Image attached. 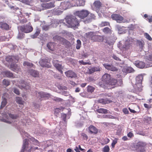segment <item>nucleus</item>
<instances>
[{
    "label": "nucleus",
    "mask_w": 152,
    "mask_h": 152,
    "mask_svg": "<svg viewBox=\"0 0 152 152\" xmlns=\"http://www.w3.org/2000/svg\"><path fill=\"white\" fill-rule=\"evenodd\" d=\"M88 38L94 41L101 42L103 40V37L101 36L96 35L94 32H90L86 33Z\"/></svg>",
    "instance_id": "f257e3e1"
},
{
    "label": "nucleus",
    "mask_w": 152,
    "mask_h": 152,
    "mask_svg": "<svg viewBox=\"0 0 152 152\" xmlns=\"http://www.w3.org/2000/svg\"><path fill=\"white\" fill-rule=\"evenodd\" d=\"M66 22L71 26L75 27L79 25V22L75 17H68L65 19Z\"/></svg>",
    "instance_id": "f03ea898"
},
{
    "label": "nucleus",
    "mask_w": 152,
    "mask_h": 152,
    "mask_svg": "<svg viewBox=\"0 0 152 152\" xmlns=\"http://www.w3.org/2000/svg\"><path fill=\"white\" fill-rule=\"evenodd\" d=\"M19 28L22 32L25 33H30L33 30V28L30 23L26 25H23L20 26Z\"/></svg>",
    "instance_id": "7ed1b4c3"
},
{
    "label": "nucleus",
    "mask_w": 152,
    "mask_h": 152,
    "mask_svg": "<svg viewBox=\"0 0 152 152\" xmlns=\"http://www.w3.org/2000/svg\"><path fill=\"white\" fill-rule=\"evenodd\" d=\"M37 96L41 100L48 99L50 97L49 94L43 92H39L36 93Z\"/></svg>",
    "instance_id": "20e7f679"
},
{
    "label": "nucleus",
    "mask_w": 152,
    "mask_h": 152,
    "mask_svg": "<svg viewBox=\"0 0 152 152\" xmlns=\"http://www.w3.org/2000/svg\"><path fill=\"white\" fill-rule=\"evenodd\" d=\"M32 147L29 146L28 142L27 140L25 139L23 141V145L21 152H24L25 150L28 151V152H31Z\"/></svg>",
    "instance_id": "39448f33"
},
{
    "label": "nucleus",
    "mask_w": 152,
    "mask_h": 152,
    "mask_svg": "<svg viewBox=\"0 0 152 152\" xmlns=\"http://www.w3.org/2000/svg\"><path fill=\"white\" fill-rule=\"evenodd\" d=\"M122 84V81L121 80H117L115 79H110V80L109 83L108 85L109 86L111 85L113 86L117 85L118 86H120Z\"/></svg>",
    "instance_id": "423d86ee"
},
{
    "label": "nucleus",
    "mask_w": 152,
    "mask_h": 152,
    "mask_svg": "<svg viewBox=\"0 0 152 152\" xmlns=\"http://www.w3.org/2000/svg\"><path fill=\"white\" fill-rule=\"evenodd\" d=\"M77 15L82 19L86 17L89 14L87 10H83L76 12Z\"/></svg>",
    "instance_id": "0eeeda50"
},
{
    "label": "nucleus",
    "mask_w": 152,
    "mask_h": 152,
    "mask_svg": "<svg viewBox=\"0 0 152 152\" xmlns=\"http://www.w3.org/2000/svg\"><path fill=\"white\" fill-rule=\"evenodd\" d=\"M6 60L9 63H17L18 61V57L14 56H9L6 58Z\"/></svg>",
    "instance_id": "6e6552de"
},
{
    "label": "nucleus",
    "mask_w": 152,
    "mask_h": 152,
    "mask_svg": "<svg viewBox=\"0 0 152 152\" xmlns=\"http://www.w3.org/2000/svg\"><path fill=\"white\" fill-rule=\"evenodd\" d=\"M110 75L108 74H105L103 75L102 77V81L107 85L110 80Z\"/></svg>",
    "instance_id": "1a4fd4ad"
},
{
    "label": "nucleus",
    "mask_w": 152,
    "mask_h": 152,
    "mask_svg": "<svg viewBox=\"0 0 152 152\" xmlns=\"http://www.w3.org/2000/svg\"><path fill=\"white\" fill-rule=\"evenodd\" d=\"M41 6L44 10L52 8L55 6L54 2L53 1L49 3H42Z\"/></svg>",
    "instance_id": "9d476101"
},
{
    "label": "nucleus",
    "mask_w": 152,
    "mask_h": 152,
    "mask_svg": "<svg viewBox=\"0 0 152 152\" xmlns=\"http://www.w3.org/2000/svg\"><path fill=\"white\" fill-rule=\"evenodd\" d=\"M146 144L142 142H139L137 145V148L138 151L140 152H144L145 151L144 147Z\"/></svg>",
    "instance_id": "9b49d317"
},
{
    "label": "nucleus",
    "mask_w": 152,
    "mask_h": 152,
    "mask_svg": "<svg viewBox=\"0 0 152 152\" xmlns=\"http://www.w3.org/2000/svg\"><path fill=\"white\" fill-rule=\"evenodd\" d=\"M41 66L42 67L49 68L50 67V64L47 59H42L39 62Z\"/></svg>",
    "instance_id": "f8f14e48"
},
{
    "label": "nucleus",
    "mask_w": 152,
    "mask_h": 152,
    "mask_svg": "<svg viewBox=\"0 0 152 152\" xmlns=\"http://www.w3.org/2000/svg\"><path fill=\"white\" fill-rule=\"evenodd\" d=\"M101 69V68L99 66L91 67L90 69H88V71L87 72V73L89 74H91L95 72L100 71Z\"/></svg>",
    "instance_id": "ddd939ff"
},
{
    "label": "nucleus",
    "mask_w": 152,
    "mask_h": 152,
    "mask_svg": "<svg viewBox=\"0 0 152 152\" xmlns=\"http://www.w3.org/2000/svg\"><path fill=\"white\" fill-rule=\"evenodd\" d=\"M103 65L106 69L112 71H115L118 70V69L112 64H104Z\"/></svg>",
    "instance_id": "4468645a"
},
{
    "label": "nucleus",
    "mask_w": 152,
    "mask_h": 152,
    "mask_svg": "<svg viewBox=\"0 0 152 152\" xmlns=\"http://www.w3.org/2000/svg\"><path fill=\"white\" fill-rule=\"evenodd\" d=\"M18 87L19 88L21 89H25L26 90L29 89L30 88V86L29 84L23 81L21 82L20 85H19Z\"/></svg>",
    "instance_id": "2eb2a0df"
},
{
    "label": "nucleus",
    "mask_w": 152,
    "mask_h": 152,
    "mask_svg": "<svg viewBox=\"0 0 152 152\" xmlns=\"http://www.w3.org/2000/svg\"><path fill=\"white\" fill-rule=\"evenodd\" d=\"M13 63L10 65V68L12 71L15 72H18L20 70V68L18 64Z\"/></svg>",
    "instance_id": "dca6fc26"
},
{
    "label": "nucleus",
    "mask_w": 152,
    "mask_h": 152,
    "mask_svg": "<svg viewBox=\"0 0 152 152\" xmlns=\"http://www.w3.org/2000/svg\"><path fill=\"white\" fill-rule=\"evenodd\" d=\"M89 133L91 134H96L98 133V129L94 126L91 125L88 127Z\"/></svg>",
    "instance_id": "f3484780"
},
{
    "label": "nucleus",
    "mask_w": 152,
    "mask_h": 152,
    "mask_svg": "<svg viewBox=\"0 0 152 152\" xmlns=\"http://www.w3.org/2000/svg\"><path fill=\"white\" fill-rule=\"evenodd\" d=\"M65 73L67 77L73 78L77 77L76 74L72 70H68Z\"/></svg>",
    "instance_id": "a211bd4d"
},
{
    "label": "nucleus",
    "mask_w": 152,
    "mask_h": 152,
    "mask_svg": "<svg viewBox=\"0 0 152 152\" xmlns=\"http://www.w3.org/2000/svg\"><path fill=\"white\" fill-rule=\"evenodd\" d=\"M111 17L113 20L116 21H122L124 19L123 17L118 14H113L112 15Z\"/></svg>",
    "instance_id": "6ab92c4d"
},
{
    "label": "nucleus",
    "mask_w": 152,
    "mask_h": 152,
    "mask_svg": "<svg viewBox=\"0 0 152 152\" xmlns=\"http://www.w3.org/2000/svg\"><path fill=\"white\" fill-rule=\"evenodd\" d=\"M134 64L137 67L141 69L143 68L145 65V64L143 62L139 60L135 61Z\"/></svg>",
    "instance_id": "aec40b11"
},
{
    "label": "nucleus",
    "mask_w": 152,
    "mask_h": 152,
    "mask_svg": "<svg viewBox=\"0 0 152 152\" xmlns=\"http://www.w3.org/2000/svg\"><path fill=\"white\" fill-rule=\"evenodd\" d=\"M28 72L30 75L34 77H39V72L33 69H30L28 70Z\"/></svg>",
    "instance_id": "412c9836"
},
{
    "label": "nucleus",
    "mask_w": 152,
    "mask_h": 152,
    "mask_svg": "<svg viewBox=\"0 0 152 152\" xmlns=\"http://www.w3.org/2000/svg\"><path fill=\"white\" fill-rule=\"evenodd\" d=\"M1 75L3 76L4 77H14V76L13 73L9 71H6L2 72Z\"/></svg>",
    "instance_id": "4be33fe9"
},
{
    "label": "nucleus",
    "mask_w": 152,
    "mask_h": 152,
    "mask_svg": "<svg viewBox=\"0 0 152 152\" xmlns=\"http://www.w3.org/2000/svg\"><path fill=\"white\" fill-rule=\"evenodd\" d=\"M58 61L54 60L53 61V63L54 66L56 68V69L61 74H63V72L62 71V65L61 64H57L56 63V61Z\"/></svg>",
    "instance_id": "5701e85b"
},
{
    "label": "nucleus",
    "mask_w": 152,
    "mask_h": 152,
    "mask_svg": "<svg viewBox=\"0 0 152 152\" xmlns=\"http://www.w3.org/2000/svg\"><path fill=\"white\" fill-rule=\"evenodd\" d=\"M96 111L99 113L102 114H107L109 113L108 112L109 111L108 110L102 108H99L97 109Z\"/></svg>",
    "instance_id": "b1692460"
},
{
    "label": "nucleus",
    "mask_w": 152,
    "mask_h": 152,
    "mask_svg": "<svg viewBox=\"0 0 152 152\" xmlns=\"http://www.w3.org/2000/svg\"><path fill=\"white\" fill-rule=\"evenodd\" d=\"M47 46L51 51H53L54 50V45L53 42H50L48 43Z\"/></svg>",
    "instance_id": "393cba45"
},
{
    "label": "nucleus",
    "mask_w": 152,
    "mask_h": 152,
    "mask_svg": "<svg viewBox=\"0 0 152 152\" xmlns=\"http://www.w3.org/2000/svg\"><path fill=\"white\" fill-rule=\"evenodd\" d=\"M1 26V28L3 29L8 30L9 29V25L5 23L2 22Z\"/></svg>",
    "instance_id": "a878e982"
},
{
    "label": "nucleus",
    "mask_w": 152,
    "mask_h": 152,
    "mask_svg": "<svg viewBox=\"0 0 152 152\" xmlns=\"http://www.w3.org/2000/svg\"><path fill=\"white\" fill-rule=\"evenodd\" d=\"M137 45L139 47L140 49H142L143 48L144 45V42L143 41L137 40Z\"/></svg>",
    "instance_id": "bb28decb"
},
{
    "label": "nucleus",
    "mask_w": 152,
    "mask_h": 152,
    "mask_svg": "<svg viewBox=\"0 0 152 152\" xmlns=\"http://www.w3.org/2000/svg\"><path fill=\"white\" fill-rule=\"evenodd\" d=\"M102 31L106 34H111L112 32V30L108 27H106L104 28L102 30Z\"/></svg>",
    "instance_id": "cd10ccee"
},
{
    "label": "nucleus",
    "mask_w": 152,
    "mask_h": 152,
    "mask_svg": "<svg viewBox=\"0 0 152 152\" xmlns=\"http://www.w3.org/2000/svg\"><path fill=\"white\" fill-rule=\"evenodd\" d=\"M101 2L99 1H96L94 3V6L97 9L101 7Z\"/></svg>",
    "instance_id": "c85d7f7f"
},
{
    "label": "nucleus",
    "mask_w": 152,
    "mask_h": 152,
    "mask_svg": "<svg viewBox=\"0 0 152 152\" xmlns=\"http://www.w3.org/2000/svg\"><path fill=\"white\" fill-rule=\"evenodd\" d=\"M16 101L18 104L22 105H23L24 102L22 100L21 98L18 97L16 98Z\"/></svg>",
    "instance_id": "c756f323"
},
{
    "label": "nucleus",
    "mask_w": 152,
    "mask_h": 152,
    "mask_svg": "<svg viewBox=\"0 0 152 152\" xmlns=\"http://www.w3.org/2000/svg\"><path fill=\"white\" fill-rule=\"evenodd\" d=\"M23 65L24 66H27L30 67H32L34 66V64L32 63L26 61H25L23 62Z\"/></svg>",
    "instance_id": "7c9ffc66"
},
{
    "label": "nucleus",
    "mask_w": 152,
    "mask_h": 152,
    "mask_svg": "<svg viewBox=\"0 0 152 152\" xmlns=\"http://www.w3.org/2000/svg\"><path fill=\"white\" fill-rule=\"evenodd\" d=\"M7 104V99L4 98L3 100L1 103V104L0 106V108L2 109Z\"/></svg>",
    "instance_id": "2f4dec72"
},
{
    "label": "nucleus",
    "mask_w": 152,
    "mask_h": 152,
    "mask_svg": "<svg viewBox=\"0 0 152 152\" xmlns=\"http://www.w3.org/2000/svg\"><path fill=\"white\" fill-rule=\"evenodd\" d=\"M3 84L5 86H7L10 85V81L6 79H4L2 81Z\"/></svg>",
    "instance_id": "473e14b6"
},
{
    "label": "nucleus",
    "mask_w": 152,
    "mask_h": 152,
    "mask_svg": "<svg viewBox=\"0 0 152 152\" xmlns=\"http://www.w3.org/2000/svg\"><path fill=\"white\" fill-rule=\"evenodd\" d=\"M143 77L142 76H138L136 78V80L138 83H141Z\"/></svg>",
    "instance_id": "72a5a7b5"
},
{
    "label": "nucleus",
    "mask_w": 152,
    "mask_h": 152,
    "mask_svg": "<svg viewBox=\"0 0 152 152\" xmlns=\"http://www.w3.org/2000/svg\"><path fill=\"white\" fill-rule=\"evenodd\" d=\"M9 117L12 119H17L18 117V115H14L9 113L8 114Z\"/></svg>",
    "instance_id": "f704fd0d"
},
{
    "label": "nucleus",
    "mask_w": 152,
    "mask_h": 152,
    "mask_svg": "<svg viewBox=\"0 0 152 152\" xmlns=\"http://www.w3.org/2000/svg\"><path fill=\"white\" fill-rule=\"evenodd\" d=\"M94 90V88L91 86H88L87 87V91L88 92L92 93Z\"/></svg>",
    "instance_id": "c9c22d12"
},
{
    "label": "nucleus",
    "mask_w": 152,
    "mask_h": 152,
    "mask_svg": "<svg viewBox=\"0 0 152 152\" xmlns=\"http://www.w3.org/2000/svg\"><path fill=\"white\" fill-rule=\"evenodd\" d=\"M98 102L102 103L103 104H105L108 103V101L104 99H100L98 100Z\"/></svg>",
    "instance_id": "e433bc0d"
},
{
    "label": "nucleus",
    "mask_w": 152,
    "mask_h": 152,
    "mask_svg": "<svg viewBox=\"0 0 152 152\" xmlns=\"http://www.w3.org/2000/svg\"><path fill=\"white\" fill-rule=\"evenodd\" d=\"M77 44H76V48L77 49H79L81 45V42L79 39H78L77 41Z\"/></svg>",
    "instance_id": "4c0bfd02"
},
{
    "label": "nucleus",
    "mask_w": 152,
    "mask_h": 152,
    "mask_svg": "<svg viewBox=\"0 0 152 152\" xmlns=\"http://www.w3.org/2000/svg\"><path fill=\"white\" fill-rule=\"evenodd\" d=\"M109 147L107 145H105L102 149L103 152H109Z\"/></svg>",
    "instance_id": "58836bf2"
},
{
    "label": "nucleus",
    "mask_w": 152,
    "mask_h": 152,
    "mask_svg": "<svg viewBox=\"0 0 152 152\" xmlns=\"http://www.w3.org/2000/svg\"><path fill=\"white\" fill-rule=\"evenodd\" d=\"M118 139L115 138L114 140L113 141L111 144V146L112 148H114L115 147V145L117 143Z\"/></svg>",
    "instance_id": "ea45409f"
},
{
    "label": "nucleus",
    "mask_w": 152,
    "mask_h": 152,
    "mask_svg": "<svg viewBox=\"0 0 152 152\" xmlns=\"http://www.w3.org/2000/svg\"><path fill=\"white\" fill-rule=\"evenodd\" d=\"M25 34L23 33H19L18 35L17 38L19 39H21L24 37Z\"/></svg>",
    "instance_id": "a19ab883"
},
{
    "label": "nucleus",
    "mask_w": 152,
    "mask_h": 152,
    "mask_svg": "<svg viewBox=\"0 0 152 152\" xmlns=\"http://www.w3.org/2000/svg\"><path fill=\"white\" fill-rule=\"evenodd\" d=\"M110 23L107 22H102L100 25L101 27H104L106 26H109Z\"/></svg>",
    "instance_id": "79ce46f5"
},
{
    "label": "nucleus",
    "mask_w": 152,
    "mask_h": 152,
    "mask_svg": "<svg viewBox=\"0 0 152 152\" xmlns=\"http://www.w3.org/2000/svg\"><path fill=\"white\" fill-rule=\"evenodd\" d=\"M79 62L83 65H86V64H88V65L91 64V63H90V61H89L88 62H85L83 60H81V61H79Z\"/></svg>",
    "instance_id": "37998d69"
},
{
    "label": "nucleus",
    "mask_w": 152,
    "mask_h": 152,
    "mask_svg": "<svg viewBox=\"0 0 152 152\" xmlns=\"http://www.w3.org/2000/svg\"><path fill=\"white\" fill-rule=\"evenodd\" d=\"M85 0H81L79 1V3L78 6H83L85 4Z\"/></svg>",
    "instance_id": "c03bdc74"
},
{
    "label": "nucleus",
    "mask_w": 152,
    "mask_h": 152,
    "mask_svg": "<svg viewBox=\"0 0 152 152\" xmlns=\"http://www.w3.org/2000/svg\"><path fill=\"white\" fill-rule=\"evenodd\" d=\"M144 35L145 36L146 38L149 40L151 41L152 40V38L151 37L150 35L147 33H145L144 34Z\"/></svg>",
    "instance_id": "a18cd8bd"
},
{
    "label": "nucleus",
    "mask_w": 152,
    "mask_h": 152,
    "mask_svg": "<svg viewBox=\"0 0 152 152\" xmlns=\"http://www.w3.org/2000/svg\"><path fill=\"white\" fill-rule=\"evenodd\" d=\"M81 135L84 139L87 140L88 139V137L85 133H81Z\"/></svg>",
    "instance_id": "49530a36"
},
{
    "label": "nucleus",
    "mask_w": 152,
    "mask_h": 152,
    "mask_svg": "<svg viewBox=\"0 0 152 152\" xmlns=\"http://www.w3.org/2000/svg\"><path fill=\"white\" fill-rule=\"evenodd\" d=\"M144 107L146 108L147 109H150L152 107V104H146L144 103Z\"/></svg>",
    "instance_id": "de8ad7c7"
},
{
    "label": "nucleus",
    "mask_w": 152,
    "mask_h": 152,
    "mask_svg": "<svg viewBox=\"0 0 152 152\" xmlns=\"http://www.w3.org/2000/svg\"><path fill=\"white\" fill-rule=\"evenodd\" d=\"M110 141V140L108 138H105L103 140V143L104 144H107Z\"/></svg>",
    "instance_id": "09e8293b"
},
{
    "label": "nucleus",
    "mask_w": 152,
    "mask_h": 152,
    "mask_svg": "<svg viewBox=\"0 0 152 152\" xmlns=\"http://www.w3.org/2000/svg\"><path fill=\"white\" fill-rule=\"evenodd\" d=\"M113 58L115 60L118 61H121V59L118 57H117L116 55H113L112 56Z\"/></svg>",
    "instance_id": "8fccbe9b"
},
{
    "label": "nucleus",
    "mask_w": 152,
    "mask_h": 152,
    "mask_svg": "<svg viewBox=\"0 0 152 152\" xmlns=\"http://www.w3.org/2000/svg\"><path fill=\"white\" fill-rule=\"evenodd\" d=\"M13 92L15 93L17 95H19L20 94L19 91L18 89L16 88H14Z\"/></svg>",
    "instance_id": "3c124183"
},
{
    "label": "nucleus",
    "mask_w": 152,
    "mask_h": 152,
    "mask_svg": "<svg viewBox=\"0 0 152 152\" xmlns=\"http://www.w3.org/2000/svg\"><path fill=\"white\" fill-rule=\"evenodd\" d=\"M54 112L55 114L56 115L57 114L60 112V109L58 108H56L55 109Z\"/></svg>",
    "instance_id": "603ef678"
},
{
    "label": "nucleus",
    "mask_w": 152,
    "mask_h": 152,
    "mask_svg": "<svg viewBox=\"0 0 152 152\" xmlns=\"http://www.w3.org/2000/svg\"><path fill=\"white\" fill-rule=\"evenodd\" d=\"M53 100L57 102H62V99L58 97H54Z\"/></svg>",
    "instance_id": "864d4df0"
},
{
    "label": "nucleus",
    "mask_w": 152,
    "mask_h": 152,
    "mask_svg": "<svg viewBox=\"0 0 152 152\" xmlns=\"http://www.w3.org/2000/svg\"><path fill=\"white\" fill-rule=\"evenodd\" d=\"M90 16V17L89 18L88 20V22H90L92 19H94V18H95L94 15L92 14H91Z\"/></svg>",
    "instance_id": "5fc2aeb1"
},
{
    "label": "nucleus",
    "mask_w": 152,
    "mask_h": 152,
    "mask_svg": "<svg viewBox=\"0 0 152 152\" xmlns=\"http://www.w3.org/2000/svg\"><path fill=\"white\" fill-rule=\"evenodd\" d=\"M40 33V31H36L35 34L33 35V36H34V37L33 38H34V37H36Z\"/></svg>",
    "instance_id": "6e6d98bb"
},
{
    "label": "nucleus",
    "mask_w": 152,
    "mask_h": 152,
    "mask_svg": "<svg viewBox=\"0 0 152 152\" xmlns=\"http://www.w3.org/2000/svg\"><path fill=\"white\" fill-rule=\"evenodd\" d=\"M123 111L125 114H128L129 113V111L126 108H124L123 109Z\"/></svg>",
    "instance_id": "4d7b16f0"
},
{
    "label": "nucleus",
    "mask_w": 152,
    "mask_h": 152,
    "mask_svg": "<svg viewBox=\"0 0 152 152\" xmlns=\"http://www.w3.org/2000/svg\"><path fill=\"white\" fill-rule=\"evenodd\" d=\"M127 136L131 138L134 136V134L132 132H130L127 134Z\"/></svg>",
    "instance_id": "13d9d810"
},
{
    "label": "nucleus",
    "mask_w": 152,
    "mask_h": 152,
    "mask_svg": "<svg viewBox=\"0 0 152 152\" xmlns=\"http://www.w3.org/2000/svg\"><path fill=\"white\" fill-rule=\"evenodd\" d=\"M33 142V144L35 145H39V142L36 139H35V140Z\"/></svg>",
    "instance_id": "bf43d9fd"
},
{
    "label": "nucleus",
    "mask_w": 152,
    "mask_h": 152,
    "mask_svg": "<svg viewBox=\"0 0 152 152\" xmlns=\"http://www.w3.org/2000/svg\"><path fill=\"white\" fill-rule=\"evenodd\" d=\"M133 69L131 68H128L126 69V70L127 73H130L132 72Z\"/></svg>",
    "instance_id": "052dcab7"
},
{
    "label": "nucleus",
    "mask_w": 152,
    "mask_h": 152,
    "mask_svg": "<svg viewBox=\"0 0 152 152\" xmlns=\"http://www.w3.org/2000/svg\"><path fill=\"white\" fill-rule=\"evenodd\" d=\"M99 84L101 87L104 88H106V86L102 82H99Z\"/></svg>",
    "instance_id": "680f3d73"
},
{
    "label": "nucleus",
    "mask_w": 152,
    "mask_h": 152,
    "mask_svg": "<svg viewBox=\"0 0 152 152\" xmlns=\"http://www.w3.org/2000/svg\"><path fill=\"white\" fill-rule=\"evenodd\" d=\"M129 111H130V112L131 113H136V112L134 110L131 109L130 107L129 108Z\"/></svg>",
    "instance_id": "e2e57ef3"
},
{
    "label": "nucleus",
    "mask_w": 152,
    "mask_h": 152,
    "mask_svg": "<svg viewBox=\"0 0 152 152\" xmlns=\"http://www.w3.org/2000/svg\"><path fill=\"white\" fill-rule=\"evenodd\" d=\"M148 22L150 23H151L152 22V17H149L148 18Z\"/></svg>",
    "instance_id": "0e129e2a"
},
{
    "label": "nucleus",
    "mask_w": 152,
    "mask_h": 152,
    "mask_svg": "<svg viewBox=\"0 0 152 152\" xmlns=\"http://www.w3.org/2000/svg\"><path fill=\"white\" fill-rule=\"evenodd\" d=\"M122 139L124 141H126L128 140V138L126 136H124L122 138Z\"/></svg>",
    "instance_id": "69168bd1"
},
{
    "label": "nucleus",
    "mask_w": 152,
    "mask_h": 152,
    "mask_svg": "<svg viewBox=\"0 0 152 152\" xmlns=\"http://www.w3.org/2000/svg\"><path fill=\"white\" fill-rule=\"evenodd\" d=\"M78 148H79V149L80 151H85V150L84 149H83V148H81V146L80 145H78Z\"/></svg>",
    "instance_id": "338daca9"
},
{
    "label": "nucleus",
    "mask_w": 152,
    "mask_h": 152,
    "mask_svg": "<svg viewBox=\"0 0 152 152\" xmlns=\"http://www.w3.org/2000/svg\"><path fill=\"white\" fill-rule=\"evenodd\" d=\"M74 150L76 151V152H80L78 147L77 146H76L75 147V148Z\"/></svg>",
    "instance_id": "774afa93"
}]
</instances>
